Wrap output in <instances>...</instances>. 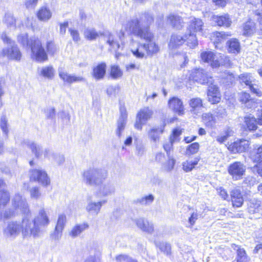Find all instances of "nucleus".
<instances>
[{
    "mask_svg": "<svg viewBox=\"0 0 262 262\" xmlns=\"http://www.w3.org/2000/svg\"><path fill=\"white\" fill-rule=\"evenodd\" d=\"M153 21V17L145 13L130 18L124 25L126 32L146 41L143 44L146 57L152 56L159 51L158 45L153 41L154 36L149 28Z\"/></svg>",
    "mask_w": 262,
    "mask_h": 262,
    "instance_id": "1",
    "label": "nucleus"
},
{
    "mask_svg": "<svg viewBox=\"0 0 262 262\" xmlns=\"http://www.w3.org/2000/svg\"><path fill=\"white\" fill-rule=\"evenodd\" d=\"M31 213L29 217L23 219V235L24 237L38 235L41 227H46L50 223L49 218L44 208L40 209L37 216L33 220L31 219Z\"/></svg>",
    "mask_w": 262,
    "mask_h": 262,
    "instance_id": "2",
    "label": "nucleus"
},
{
    "mask_svg": "<svg viewBox=\"0 0 262 262\" xmlns=\"http://www.w3.org/2000/svg\"><path fill=\"white\" fill-rule=\"evenodd\" d=\"M17 41L25 48H31L32 58L38 62H43L47 60L48 56L42 44L44 43L41 38L32 37L30 40L28 34L26 33H21L17 36Z\"/></svg>",
    "mask_w": 262,
    "mask_h": 262,
    "instance_id": "3",
    "label": "nucleus"
},
{
    "mask_svg": "<svg viewBox=\"0 0 262 262\" xmlns=\"http://www.w3.org/2000/svg\"><path fill=\"white\" fill-rule=\"evenodd\" d=\"M107 176L105 170L99 169H89L83 173L85 183L91 186H98L103 184Z\"/></svg>",
    "mask_w": 262,
    "mask_h": 262,
    "instance_id": "4",
    "label": "nucleus"
},
{
    "mask_svg": "<svg viewBox=\"0 0 262 262\" xmlns=\"http://www.w3.org/2000/svg\"><path fill=\"white\" fill-rule=\"evenodd\" d=\"M201 57L204 62L209 63L213 68H218L221 65L226 67L230 66L228 57L221 56L220 54H215L211 51L202 52Z\"/></svg>",
    "mask_w": 262,
    "mask_h": 262,
    "instance_id": "5",
    "label": "nucleus"
},
{
    "mask_svg": "<svg viewBox=\"0 0 262 262\" xmlns=\"http://www.w3.org/2000/svg\"><path fill=\"white\" fill-rule=\"evenodd\" d=\"M102 35L110 48L115 51L123 48L124 45V33L120 32L119 36L117 37L109 32H104Z\"/></svg>",
    "mask_w": 262,
    "mask_h": 262,
    "instance_id": "6",
    "label": "nucleus"
},
{
    "mask_svg": "<svg viewBox=\"0 0 262 262\" xmlns=\"http://www.w3.org/2000/svg\"><path fill=\"white\" fill-rule=\"evenodd\" d=\"M14 209L17 212L20 211L24 214L23 217L30 216V210L26 200L19 194H16L12 201Z\"/></svg>",
    "mask_w": 262,
    "mask_h": 262,
    "instance_id": "7",
    "label": "nucleus"
},
{
    "mask_svg": "<svg viewBox=\"0 0 262 262\" xmlns=\"http://www.w3.org/2000/svg\"><path fill=\"white\" fill-rule=\"evenodd\" d=\"M152 114V111L148 107H144L141 109L137 115L136 120L134 124L135 127L138 130H141L142 126L151 118Z\"/></svg>",
    "mask_w": 262,
    "mask_h": 262,
    "instance_id": "8",
    "label": "nucleus"
},
{
    "mask_svg": "<svg viewBox=\"0 0 262 262\" xmlns=\"http://www.w3.org/2000/svg\"><path fill=\"white\" fill-rule=\"evenodd\" d=\"M246 166L241 162H234L228 167V171L234 180H238L242 178L246 171Z\"/></svg>",
    "mask_w": 262,
    "mask_h": 262,
    "instance_id": "9",
    "label": "nucleus"
},
{
    "mask_svg": "<svg viewBox=\"0 0 262 262\" xmlns=\"http://www.w3.org/2000/svg\"><path fill=\"white\" fill-rule=\"evenodd\" d=\"M189 78L201 84H211L213 81L210 76L202 69H195L192 70Z\"/></svg>",
    "mask_w": 262,
    "mask_h": 262,
    "instance_id": "10",
    "label": "nucleus"
},
{
    "mask_svg": "<svg viewBox=\"0 0 262 262\" xmlns=\"http://www.w3.org/2000/svg\"><path fill=\"white\" fill-rule=\"evenodd\" d=\"M23 222L21 225L17 222H10L4 229V235L7 238H14L17 236L20 231L23 233Z\"/></svg>",
    "mask_w": 262,
    "mask_h": 262,
    "instance_id": "11",
    "label": "nucleus"
},
{
    "mask_svg": "<svg viewBox=\"0 0 262 262\" xmlns=\"http://www.w3.org/2000/svg\"><path fill=\"white\" fill-rule=\"evenodd\" d=\"M4 57H7L10 59L19 61L21 58V53L17 45H14L11 48L0 50V58Z\"/></svg>",
    "mask_w": 262,
    "mask_h": 262,
    "instance_id": "12",
    "label": "nucleus"
},
{
    "mask_svg": "<svg viewBox=\"0 0 262 262\" xmlns=\"http://www.w3.org/2000/svg\"><path fill=\"white\" fill-rule=\"evenodd\" d=\"M250 142L245 139L238 140L231 143L228 149L233 154L241 153L247 150L250 146Z\"/></svg>",
    "mask_w": 262,
    "mask_h": 262,
    "instance_id": "13",
    "label": "nucleus"
},
{
    "mask_svg": "<svg viewBox=\"0 0 262 262\" xmlns=\"http://www.w3.org/2000/svg\"><path fill=\"white\" fill-rule=\"evenodd\" d=\"M144 46L143 43H139L133 38L130 39L128 48L133 55L137 58H146Z\"/></svg>",
    "mask_w": 262,
    "mask_h": 262,
    "instance_id": "14",
    "label": "nucleus"
},
{
    "mask_svg": "<svg viewBox=\"0 0 262 262\" xmlns=\"http://www.w3.org/2000/svg\"><path fill=\"white\" fill-rule=\"evenodd\" d=\"M67 219L64 214H60L57 222L54 232L51 235V237L54 240H59L62 235V230L64 228Z\"/></svg>",
    "mask_w": 262,
    "mask_h": 262,
    "instance_id": "15",
    "label": "nucleus"
},
{
    "mask_svg": "<svg viewBox=\"0 0 262 262\" xmlns=\"http://www.w3.org/2000/svg\"><path fill=\"white\" fill-rule=\"evenodd\" d=\"M240 82L244 83L246 85H249V88L251 92L256 94L258 96H261L262 94L261 91L259 89L258 85L252 83L251 77L249 74H241L239 76Z\"/></svg>",
    "mask_w": 262,
    "mask_h": 262,
    "instance_id": "16",
    "label": "nucleus"
},
{
    "mask_svg": "<svg viewBox=\"0 0 262 262\" xmlns=\"http://www.w3.org/2000/svg\"><path fill=\"white\" fill-rule=\"evenodd\" d=\"M209 86L207 91L208 100L211 104L219 103L221 100V94L219 88L212 84V83Z\"/></svg>",
    "mask_w": 262,
    "mask_h": 262,
    "instance_id": "17",
    "label": "nucleus"
},
{
    "mask_svg": "<svg viewBox=\"0 0 262 262\" xmlns=\"http://www.w3.org/2000/svg\"><path fill=\"white\" fill-rule=\"evenodd\" d=\"M120 116L117 122V129L116 134L118 137H120L122 132L124 130L127 121V114L124 105L120 107Z\"/></svg>",
    "mask_w": 262,
    "mask_h": 262,
    "instance_id": "18",
    "label": "nucleus"
},
{
    "mask_svg": "<svg viewBox=\"0 0 262 262\" xmlns=\"http://www.w3.org/2000/svg\"><path fill=\"white\" fill-rule=\"evenodd\" d=\"M165 126V123H163L162 125L159 126L153 127L148 130V137L151 141L154 143L159 142L160 135L164 132Z\"/></svg>",
    "mask_w": 262,
    "mask_h": 262,
    "instance_id": "19",
    "label": "nucleus"
},
{
    "mask_svg": "<svg viewBox=\"0 0 262 262\" xmlns=\"http://www.w3.org/2000/svg\"><path fill=\"white\" fill-rule=\"evenodd\" d=\"M169 107L179 115L184 114V108L183 102L180 98L173 97L168 101Z\"/></svg>",
    "mask_w": 262,
    "mask_h": 262,
    "instance_id": "20",
    "label": "nucleus"
},
{
    "mask_svg": "<svg viewBox=\"0 0 262 262\" xmlns=\"http://www.w3.org/2000/svg\"><path fill=\"white\" fill-rule=\"evenodd\" d=\"M59 75L64 82L71 84L73 82H81L85 81V79L81 76L71 75L62 70L59 71Z\"/></svg>",
    "mask_w": 262,
    "mask_h": 262,
    "instance_id": "21",
    "label": "nucleus"
},
{
    "mask_svg": "<svg viewBox=\"0 0 262 262\" xmlns=\"http://www.w3.org/2000/svg\"><path fill=\"white\" fill-rule=\"evenodd\" d=\"M106 70V65L104 62H101L93 68L92 75L97 80L104 78Z\"/></svg>",
    "mask_w": 262,
    "mask_h": 262,
    "instance_id": "22",
    "label": "nucleus"
},
{
    "mask_svg": "<svg viewBox=\"0 0 262 262\" xmlns=\"http://www.w3.org/2000/svg\"><path fill=\"white\" fill-rule=\"evenodd\" d=\"M106 202V200L95 202L90 200L86 205V210L90 214L97 215L100 212L102 206Z\"/></svg>",
    "mask_w": 262,
    "mask_h": 262,
    "instance_id": "23",
    "label": "nucleus"
},
{
    "mask_svg": "<svg viewBox=\"0 0 262 262\" xmlns=\"http://www.w3.org/2000/svg\"><path fill=\"white\" fill-rule=\"evenodd\" d=\"M233 206L240 207L242 206L244 199L241 191L238 188H234L230 192Z\"/></svg>",
    "mask_w": 262,
    "mask_h": 262,
    "instance_id": "24",
    "label": "nucleus"
},
{
    "mask_svg": "<svg viewBox=\"0 0 262 262\" xmlns=\"http://www.w3.org/2000/svg\"><path fill=\"white\" fill-rule=\"evenodd\" d=\"M135 222L138 227L142 231L148 233H152L154 232L153 224L149 222L147 220L141 218L136 220Z\"/></svg>",
    "mask_w": 262,
    "mask_h": 262,
    "instance_id": "25",
    "label": "nucleus"
},
{
    "mask_svg": "<svg viewBox=\"0 0 262 262\" xmlns=\"http://www.w3.org/2000/svg\"><path fill=\"white\" fill-rule=\"evenodd\" d=\"M238 100L248 108H252L256 105L254 99L251 98L250 94L246 92H242L239 93Z\"/></svg>",
    "mask_w": 262,
    "mask_h": 262,
    "instance_id": "26",
    "label": "nucleus"
},
{
    "mask_svg": "<svg viewBox=\"0 0 262 262\" xmlns=\"http://www.w3.org/2000/svg\"><path fill=\"white\" fill-rule=\"evenodd\" d=\"M204 23L201 19L195 18L193 19L190 23L188 28V32L195 33L196 32H201L203 30V27Z\"/></svg>",
    "mask_w": 262,
    "mask_h": 262,
    "instance_id": "27",
    "label": "nucleus"
},
{
    "mask_svg": "<svg viewBox=\"0 0 262 262\" xmlns=\"http://www.w3.org/2000/svg\"><path fill=\"white\" fill-rule=\"evenodd\" d=\"M185 41V37L177 34H173L171 36L169 42V47L172 50L177 49L182 46Z\"/></svg>",
    "mask_w": 262,
    "mask_h": 262,
    "instance_id": "28",
    "label": "nucleus"
},
{
    "mask_svg": "<svg viewBox=\"0 0 262 262\" xmlns=\"http://www.w3.org/2000/svg\"><path fill=\"white\" fill-rule=\"evenodd\" d=\"M89 224L86 223H82L75 225L69 232V235L73 238H75L80 235L84 231L89 228Z\"/></svg>",
    "mask_w": 262,
    "mask_h": 262,
    "instance_id": "29",
    "label": "nucleus"
},
{
    "mask_svg": "<svg viewBox=\"0 0 262 262\" xmlns=\"http://www.w3.org/2000/svg\"><path fill=\"white\" fill-rule=\"evenodd\" d=\"M167 21L176 29L180 30L183 26L184 21L182 18L177 14H170L167 17Z\"/></svg>",
    "mask_w": 262,
    "mask_h": 262,
    "instance_id": "30",
    "label": "nucleus"
},
{
    "mask_svg": "<svg viewBox=\"0 0 262 262\" xmlns=\"http://www.w3.org/2000/svg\"><path fill=\"white\" fill-rule=\"evenodd\" d=\"M231 34L228 33L224 32H216L212 33L211 35V40L216 48L217 47V45L224 42L228 37L230 36Z\"/></svg>",
    "mask_w": 262,
    "mask_h": 262,
    "instance_id": "31",
    "label": "nucleus"
},
{
    "mask_svg": "<svg viewBox=\"0 0 262 262\" xmlns=\"http://www.w3.org/2000/svg\"><path fill=\"white\" fill-rule=\"evenodd\" d=\"M250 158L254 162L262 161V144L255 145L250 152Z\"/></svg>",
    "mask_w": 262,
    "mask_h": 262,
    "instance_id": "32",
    "label": "nucleus"
},
{
    "mask_svg": "<svg viewBox=\"0 0 262 262\" xmlns=\"http://www.w3.org/2000/svg\"><path fill=\"white\" fill-rule=\"evenodd\" d=\"M212 20L219 26L229 27L231 25V20L229 15L225 14L222 16L213 15Z\"/></svg>",
    "mask_w": 262,
    "mask_h": 262,
    "instance_id": "33",
    "label": "nucleus"
},
{
    "mask_svg": "<svg viewBox=\"0 0 262 262\" xmlns=\"http://www.w3.org/2000/svg\"><path fill=\"white\" fill-rule=\"evenodd\" d=\"M23 145L26 146L30 148L32 152L35 154L36 157L39 158L41 156L42 152L41 147L39 145L34 143L33 141L29 140H25L23 142Z\"/></svg>",
    "mask_w": 262,
    "mask_h": 262,
    "instance_id": "34",
    "label": "nucleus"
},
{
    "mask_svg": "<svg viewBox=\"0 0 262 262\" xmlns=\"http://www.w3.org/2000/svg\"><path fill=\"white\" fill-rule=\"evenodd\" d=\"M5 184L0 180V206H5L10 200V195L8 191L4 190Z\"/></svg>",
    "mask_w": 262,
    "mask_h": 262,
    "instance_id": "35",
    "label": "nucleus"
},
{
    "mask_svg": "<svg viewBox=\"0 0 262 262\" xmlns=\"http://www.w3.org/2000/svg\"><path fill=\"white\" fill-rule=\"evenodd\" d=\"M189 105L191 107L190 111L195 114L199 113V110L203 107V101L200 98H193L189 100Z\"/></svg>",
    "mask_w": 262,
    "mask_h": 262,
    "instance_id": "36",
    "label": "nucleus"
},
{
    "mask_svg": "<svg viewBox=\"0 0 262 262\" xmlns=\"http://www.w3.org/2000/svg\"><path fill=\"white\" fill-rule=\"evenodd\" d=\"M37 16L39 20L47 21L51 18L52 12L48 8L43 7L39 9Z\"/></svg>",
    "mask_w": 262,
    "mask_h": 262,
    "instance_id": "37",
    "label": "nucleus"
},
{
    "mask_svg": "<svg viewBox=\"0 0 262 262\" xmlns=\"http://www.w3.org/2000/svg\"><path fill=\"white\" fill-rule=\"evenodd\" d=\"M256 32V25L254 21H247L244 26L243 35L250 36Z\"/></svg>",
    "mask_w": 262,
    "mask_h": 262,
    "instance_id": "38",
    "label": "nucleus"
},
{
    "mask_svg": "<svg viewBox=\"0 0 262 262\" xmlns=\"http://www.w3.org/2000/svg\"><path fill=\"white\" fill-rule=\"evenodd\" d=\"M115 191L114 186L111 183H107L103 184L99 189V194L102 196H107L113 193Z\"/></svg>",
    "mask_w": 262,
    "mask_h": 262,
    "instance_id": "39",
    "label": "nucleus"
},
{
    "mask_svg": "<svg viewBox=\"0 0 262 262\" xmlns=\"http://www.w3.org/2000/svg\"><path fill=\"white\" fill-rule=\"evenodd\" d=\"M229 52L238 53L241 50L240 44L238 41L235 38H232L229 40L227 43Z\"/></svg>",
    "mask_w": 262,
    "mask_h": 262,
    "instance_id": "40",
    "label": "nucleus"
},
{
    "mask_svg": "<svg viewBox=\"0 0 262 262\" xmlns=\"http://www.w3.org/2000/svg\"><path fill=\"white\" fill-rule=\"evenodd\" d=\"M244 122L247 128L250 131L255 130L257 129V120L253 116H246L244 118Z\"/></svg>",
    "mask_w": 262,
    "mask_h": 262,
    "instance_id": "41",
    "label": "nucleus"
},
{
    "mask_svg": "<svg viewBox=\"0 0 262 262\" xmlns=\"http://www.w3.org/2000/svg\"><path fill=\"white\" fill-rule=\"evenodd\" d=\"M202 119L205 125L208 127L213 126L216 122L215 117L210 113H204L202 115Z\"/></svg>",
    "mask_w": 262,
    "mask_h": 262,
    "instance_id": "42",
    "label": "nucleus"
},
{
    "mask_svg": "<svg viewBox=\"0 0 262 262\" xmlns=\"http://www.w3.org/2000/svg\"><path fill=\"white\" fill-rule=\"evenodd\" d=\"M199 160L195 159L193 161L186 160L182 163V169L186 172L191 171L198 164Z\"/></svg>",
    "mask_w": 262,
    "mask_h": 262,
    "instance_id": "43",
    "label": "nucleus"
},
{
    "mask_svg": "<svg viewBox=\"0 0 262 262\" xmlns=\"http://www.w3.org/2000/svg\"><path fill=\"white\" fill-rule=\"evenodd\" d=\"M185 38L188 46L191 48H193L198 45V40L196 39L195 33L188 32V34H186L185 35Z\"/></svg>",
    "mask_w": 262,
    "mask_h": 262,
    "instance_id": "44",
    "label": "nucleus"
},
{
    "mask_svg": "<svg viewBox=\"0 0 262 262\" xmlns=\"http://www.w3.org/2000/svg\"><path fill=\"white\" fill-rule=\"evenodd\" d=\"M167 157V160L165 162L162 163V168L165 171L169 172L173 169L176 164V160L171 156Z\"/></svg>",
    "mask_w": 262,
    "mask_h": 262,
    "instance_id": "45",
    "label": "nucleus"
},
{
    "mask_svg": "<svg viewBox=\"0 0 262 262\" xmlns=\"http://www.w3.org/2000/svg\"><path fill=\"white\" fill-rule=\"evenodd\" d=\"M102 34L98 33L94 28H87L84 32L85 38L90 40L96 39L100 35H102Z\"/></svg>",
    "mask_w": 262,
    "mask_h": 262,
    "instance_id": "46",
    "label": "nucleus"
},
{
    "mask_svg": "<svg viewBox=\"0 0 262 262\" xmlns=\"http://www.w3.org/2000/svg\"><path fill=\"white\" fill-rule=\"evenodd\" d=\"M248 210L251 213H254L259 210L260 202L255 199H251L248 203Z\"/></svg>",
    "mask_w": 262,
    "mask_h": 262,
    "instance_id": "47",
    "label": "nucleus"
},
{
    "mask_svg": "<svg viewBox=\"0 0 262 262\" xmlns=\"http://www.w3.org/2000/svg\"><path fill=\"white\" fill-rule=\"evenodd\" d=\"M40 74L45 78L52 79L54 75V70L51 66L45 67L41 69Z\"/></svg>",
    "mask_w": 262,
    "mask_h": 262,
    "instance_id": "48",
    "label": "nucleus"
},
{
    "mask_svg": "<svg viewBox=\"0 0 262 262\" xmlns=\"http://www.w3.org/2000/svg\"><path fill=\"white\" fill-rule=\"evenodd\" d=\"M3 22L9 28H14L15 26V19L11 13H7L5 14Z\"/></svg>",
    "mask_w": 262,
    "mask_h": 262,
    "instance_id": "49",
    "label": "nucleus"
},
{
    "mask_svg": "<svg viewBox=\"0 0 262 262\" xmlns=\"http://www.w3.org/2000/svg\"><path fill=\"white\" fill-rule=\"evenodd\" d=\"M30 179L35 181H37L40 177H46V172L42 170L34 169L31 171Z\"/></svg>",
    "mask_w": 262,
    "mask_h": 262,
    "instance_id": "50",
    "label": "nucleus"
},
{
    "mask_svg": "<svg viewBox=\"0 0 262 262\" xmlns=\"http://www.w3.org/2000/svg\"><path fill=\"white\" fill-rule=\"evenodd\" d=\"M123 73L120 68L116 65L112 66L111 67V76L114 79L120 78Z\"/></svg>",
    "mask_w": 262,
    "mask_h": 262,
    "instance_id": "51",
    "label": "nucleus"
},
{
    "mask_svg": "<svg viewBox=\"0 0 262 262\" xmlns=\"http://www.w3.org/2000/svg\"><path fill=\"white\" fill-rule=\"evenodd\" d=\"M199 147L200 145L197 142L191 144L186 148V155L190 156L196 153L199 151Z\"/></svg>",
    "mask_w": 262,
    "mask_h": 262,
    "instance_id": "52",
    "label": "nucleus"
},
{
    "mask_svg": "<svg viewBox=\"0 0 262 262\" xmlns=\"http://www.w3.org/2000/svg\"><path fill=\"white\" fill-rule=\"evenodd\" d=\"M182 132V130L179 128L174 129L170 137L171 142L174 143L175 142L178 141L179 140V137L181 135Z\"/></svg>",
    "mask_w": 262,
    "mask_h": 262,
    "instance_id": "53",
    "label": "nucleus"
},
{
    "mask_svg": "<svg viewBox=\"0 0 262 262\" xmlns=\"http://www.w3.org/2000/svg\"><path fill=\"white\" fill-rule=\"evenodd\" d=\"M116 262H137L128 255L121 254L116 257Z\"/></svg>",
    "mask_w": 262,
    "mask_h": 262,
    "instance_id": "54",
    "label": "nucleus"
},
{
    "mask_svg": "<svg viewBox=\"0 0 262 262\" xmlns=\"http://www.w3.org/2000/svg\"><path fill=\"white\" fill-rule=\"evenodd\" d=\"M18 212L14 209H9L5 210L3 213L4 219L6 220L15 216Z\"/></svg>",
    "mask_w": 262,
    "mask_h": 262,
    "instance_id": "55",
    "label": "nucleus"
},
{
    "mask_svg": "<svg viewBox=\"0 0 262 262\" xmlns=\"http://www.w3.org/2000/svg\"><path fill=\"white\" fill-rule=\"evenodd\" d=\"M159 246L161 251L163 252L164 253L167 255L170 253L171 246L170 244L166 243H161Z\"/></svg>",
    "mask_w": 262,
    "mask_h": 262,
    "instance_id": "56",
    "label": "nucleus"
},
{
    "mask_svg": "<svg viewBox=\"0 0 262 262\" xmlns=\"http://www.w3.org/2000/svg\"><path fill=\"white\" fill-rule=\"evenodd\" d=\"M30 192L31 198L34 199H38L41 195V193L39 192L38 188L36 187L32 188L30 190Z\"/></svg>",
    "mask_w": 262,
    "mask_h": 262,
    "instance_id": "57",
    "label": "nucleus"
},
{
    "mask_svg": "<svg viewBox=\"0 0 262 262\" xmlns=\"http://www.w3.org/2000/svg\"><path fill=\"white\" fill-rule=\"evenodd\" d=\"M46 48H47L48 52L49 53H51L52 54H53L56 50V47H55V45L54 44L53 42H52L51 41H47Z\"/></svg>",
    "mask_w": 262,
    "mask_h": 262,
    "instance_id": "58",
    "label": "nucleus"
},
{
    "mask_svg": "<svg viewBox=\"0 0 262 262\" xmlns=\"http://www.w3.org/2000/svg\"><path fill=\"white\" fill-rule=\"evenodd\" d=\"M71 35L72 37L73 40L75 42H78L80 40L79 34L77 30L75 29H69Z\"/></svg>",
    "mask_w": 262,
    "mask_h": 262,
    "instance_id": "59",
    "label": "nucleus"
},
{
    "mask_svg": "<svg viewBox=\"0 0 262 262\" xmlns=\"http://www.w3.org/2000/svg\"><path fill=\"white\" fill-rule=\"evenodd\" d=\"M223 78H224L226 81L227 83H232L234 81V76L232 73H229V72H225L224 73V75L223 76Z\"/></svg>",
    "mask_w": 262,
    "mask_h": 262,
    "instance_id": "60",
    "label": "nucleus"
},
{
    "mask_svg": "<svg viewBox=\"0 0 262 262\" xmlns=\"http://www.w3.org/2000/svg\"><path fill=\"white\" fill-rule=\"evenodd\" d=\"M38 182L40 183L44 186H47L50 184V180L49 177H48L47 174L46 173V177H45V178L40 177V178H39Z\"/></svg>",
    "mask_w": 262,
    "mask_h": 262,
    "instance_id": "61",
    "label": "nucleus"
},
{
    "mask_svg": "<svg viewBox=\"0 0 262 262\" xmlns=\"http://www.w3.org/2000/svg\"><path fill=\"white\" fill-rule=\"evenodd\" d=\"M84 262H101V259L99 255H90Z\"/></svg>",
    "mask_w": 262,
    "mask_h": 262,
    "instance_id": "62",
    "label": "nucleus"
},
{
    "mask_svg": "<svg viewBox=\"0 0 262 262\" xmlns=\"http://www.w3.org/2000/svg\"><path fill=\"white\" fill-rule=\"evenodd\" d=\"M253 170L256 171L260 176L262 177V161L258 162L256 165L253 167Z\"/></svg>",
    "mask_w": 262,
    "mask_h": 262,
    "instance_id": "63",
    "label": "nucleus"
},
{
    "mask_svg": "<svg viewBox=\"0 0 262 262\" xmlns=\"http://www.w3.org/2000/svg\"><path fill=\"white\" fill-rule=\"evenodd\" d=\"M52 157L54 159L55 161L59 164L62 163L64 161V157L62 155L53 154L52 155Z\"/></svg>",
    "mask_w": 262,
    "mask_h": 262,
    "instance_id": "64",
    "label": "nucleus"
}]
</instances>
